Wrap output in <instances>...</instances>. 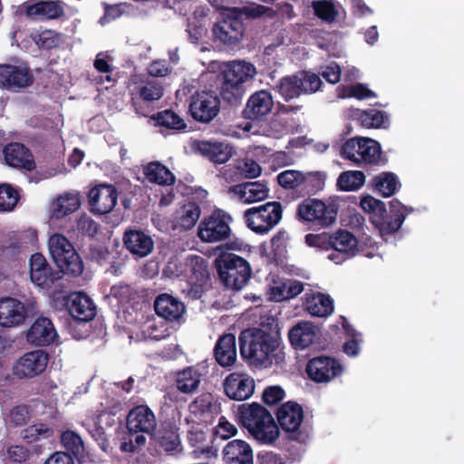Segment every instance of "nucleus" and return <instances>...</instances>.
<instances>
[{"mask_svg": "<svg viewBox=\"0 0 464 464\" xmlns=\"http://www.w3.org/2000/svg\"><path fill=\"white\" fill-rule=\"evenodd\" d=\"M256 74V69L251 63L233 61L227 64L222 72L220 99L231 107L241 104L247 84Z\"/></svg>", "mask_w": 464, "mask_h": 464, "instance_id": "7ed1b4c3", "label": "nucleus"}, {"mask_svg": "<svg viewBox=\"0 0 464 464\" xmlns=\"http://www.w3.org/2000/svg\"><path fill=\"white\" fill-rule=\"evenodd\" d=\"M312 415L310 419L305 418L303 407L292 401V442L300 444L295 452H294L295 446L292 444V462L300 460L305 451V444L312 430Z\"/></svg>", "mask_w": 464, "mask_h": 464, "instance_id": "f8f14e48", "label": "nucleus"}, {"mask_svg": "<svg viewBox=\"0 0 464 464\" xmlns=\"http://www.w3.org/2000/svg\"><path fill=\"white\" fill-rule=\"evenodd\" d=\"M214 266L223 285L234 291L243 289L252 276L248 261L233 253L220 252L214 261Z\"/></svg>", "mask_w": 464, "mask_h": 464, "instance_id": "20e7f679", "label": "nucleus"}, {"mask_svg": "<svg viewBox=\"0 0 464 464\" xmlns=\"http://www.w3.org/2000/svg\"><path fill=\"white\" fill-rule=\"evenodd\" d=\"M288 240L289 236L286 231H278L271 239V247L273 258L277 266L286 270L288 265Z\"/></svg>", "mask_w": 464, "mask_h": 464, "instance_id": "a19ab883", "label": "nucleus"}, {"mask_svg": "<svg viewBox=\"0 0 464 464\" xmlns=\"http://www.w3.org/2000/svg\"><path fill=\"white\" fill-rule=\"evenodd\" d=\"M255 381L240 372L229 373L223 382L225 394L233 401H242L249 399L255 392Z\"/></svg>", "mask_w": 464, "mask_h": 464, "instance_id": "dca6fc26", "label": "nucleus"}, {"mask_svg": "<svg viewBox=\"0 0 464 464\" xmlns=\"http://www.w3.org/2000/svg\"><path fill=\"white\" fill-rule=\"evenodd\" d=\"M19 200L17 190L9 184L0 185V211H11Z\"/></svg>", "mask_w": 464, "mask_h": 464, "instance_id": "6e6d98bb", "label": "nucleus"}, {"mask_svg": "<svg viewBox=\"0 0 464 464\" xmlns=\"http://www.w3.org/2000/svg\"><path fill=\"white\" fill-rule=\"evenodd\" d=\"M146 179L158 185H173L175 183V176L162 163L159 161L150 162L144 169Z\"/></svg>", "mask_w": 464, "mask_h": 464, "instance_id": "79ce46f5", "label": "nucleus"}, {"mask_svg": "<svg viewBox=\"0 0 464 464\" xmlns=\"http://www.w3.org/2000/svg\"><path fill=\"white\" fill-rule=\"evenodd\" d=\"M3 152L9 166L28 171L34 170L36 167L31 150L23 143L11 142L5 147Z\"/></svg>", "mask_w": 464, "mask_h": 464, "instance_id": "a878e982", "label": "nucleus"}, {"mask_svg": "<svg viewBox=\"0 0 464 464\" xmlns=\"http://www.w3.org/2000/svg\"><path fill=\"white\" fill-rule=\"evenodd\" d=\"M225 464H254L251 446L243 440H233L223 449Z\"/></svg>", "mask_w": 464, "mask_h": 464, "instance_id": "cd10ccee", "label": "nucleus"}, {"mask_svg": "<svg viewBox=\"0 0 464 464\" xmlns=\"http://www.w3.org/2000/svg\"><path fill=\"white\" fill-rule=\"evenodd\" d=\"M66 305L73 320L87 323L96 315V306L84 293L77 292L69 295Z\"/></svg>", "mask_w": 464, "mask_h": 464, "instance_id": "393cba45", "label": "nucleus"}, {"mask_svg": "<svg viewBox=\"0 0 464 464\" xmlns=\"http://www.w3.org/2000/svg\"><path fill=\"white\" fill-rule=\"evenodd\" d=\"M201 382V373L191 367H188L179 372L177 378V388L182 393H192L199 386Z\"/></svg>", "mask_w": 464, "mask_h": 464, "instance_id": "8fccbe9b", "label": "nucleus"}, {"mask_svg": "<svg viewBox=\"0 0 464 464\" xmlns=\"http://www.w3.org/2000/svg\"><path fill=\"white\" fill-rule=\"evenodd\" d=\"M245 25L241 19L227 16L217 22L212 27L215 40L227 45H234L239 43L244 35Z\"/></svg>", "mask_w": 464, "mask_h": 464, "instance_id": "4be33fe9", "label": "nucleus"}, {"mask_svg": "<svg viewBox=\"0 0 464 464\" xmlns=\"http://www.w3.org/2000/svg\"><path fill=\"white\" fill-rule=\"evenodd\" d=\"M61 442L66 450L65 453L70 454L72 459L81 461L85 457V448L81 436L72 430L63 431Z\"/></svg>", "mask_w": 464, "mask_h": 464, "instance_id": "c03bdc74", "label": "nucleus"}, {"mask_svg": "<svg viewBox=\"0 0 464 464\" xmlns=\"http://www.w3.org/2000/svg\"><path fill=\"white\" fill-rule=\"evenodd\" d=\"M24 7V13L28 16L53 20L64 14L63 2L61 0H40L35 3L25 2Z\"/></svg>", "mask_w": 464, "mask_h": 464, "instance_id": "bb28decb", "label": "nucleus"}, {"mask_svg": "<svg viewBox=\"0 0 464 464\" xmlns=\"http://www.w3.org/2000/svg\"><path fill=\"white\" fill-rule=\"evenodd\" d=\"M301 300L304 309L313 316L327 317L334 312V300L328 295L310 291Z\"/></svg>", "mask_w": 464, "mask_h": 464, "instance_id": "c85d7f7f", "label": "nucleus"}, {"mask_svg": "<svg viewBox=\"0 0 464 464\" xmlns=\"http://www.w3.org/2000/svg\"><path fill=\"white\" fill-rule=\"evenodd\" d=\"M312 7L314 9V14L318 18L326 22H333L337 15L335 6L331 1H314L312 3Z\"/></svg>", "mask_w": 464, "mask_h": 464, "instance_id": "13d9d810", "label": "nucleus"}, {"mask_svg": "<svg viewBox=\"0 0 464 464\" xmlns=\"http://www.w3.org/2000/svg\"><path fill=\"white\" fill-rule=\"evenodd\" d=\"M320 76L316 73L301 71L292 75V98L302 93H314L322 85Z\"/></svg>", "mask_w": 464, "mask_h": 464, "instance_id": "f704fd0d", "label": "nucleus"}, {"mask_svg": "<svg viewBox=\"0 0 464 464\" xmlns=\"http://www.w3.org/2000/svg\"><path fill=\"white\" fill-rule=\"evenodd\" d=\"M49 250L61 272L73 276L83 271V263L72 244L61 234H53L49 238Z\"/></svg>", "mask_w": 464, "mask_h": 464, "instance_id": "423d86ee", "label": "nucleus"}, {"mask_svg": "<svg viewBox=\"0 0 464 464\" xmlns=\"http://www.w3.org/2000/svg\"><path fill=\"white\" fill-rule=\"evenodd\" d=\"M118 190L111 184H100L91 188L88 201L91 210L98 215H105L113 210L118 200Z\"/></svg>", "mask_w": 464, "mask_h": 464, "instance_id": "2eb2a0df", "label": "nucleus"}, {"mask_svg": "<svg viewBox=\"0 0 464 464\" xmlns=\"http://www.w3.org/2000/svg\"><path fill=\"white\" fill-rule=\"evenodd\" d=\"M333 249L339 253L346 254L349 256H354L358 240L353 233L348 230L339 229L333 234Z\"/></svg>", "mask_w": 464, "mask_h": 464, "instance_id": "49530a36", "label": "nucleus"}, {"mask_svg": "<svg viewBox=\"0 0 464 464\" xmlns=\"http://www.w3.org/2000/svg\"><path fill=\"white\" fill-rule=\"evenodd\" d=\"M210 439L209 430L199 423L191 425L187 433L188 442L194 449L195 456L207 455L210 457L215 454L213 448L208 444Z\"/></svg>", "mask_w": 464, "mask_h": 464, "instance_id": "7c9ffc66", "label": "nucleus"}, {"mask_svg": "<svg viewBox=\"0 0 464 464\" xmlns=\"http://www.w3.org/2000/svg\"><path fill=\"white\" fill-rule=\"evenodd\" d=\"M82 251L87 260L96 262L98 264L106 262L110 256L108 248L97 240L82 245Z\"/></svg>", "mask_w": 464, "mask_h": 464, "instance_id": "603ef678", "label": "nucleus"}, {"mask_svg": "<svg viewBox=\"0 0 464 464\" xmlns=\"http://www.w3.org/2000/svg\"><path fill=\"white\" fill-rule=\"evenodd\" d=\"M201 215V208L197 202L187 201L179 206L174 213V222L177 227L189 230L195 227Z\"/></svg>", "mask_w": 464, "mask_h": 464, "instance_id": "e433bc0d", "label": "nucleus"}, {"mask_svg": "<svg viewBox=\"0 0 464 464\" xmlns=\"http://www.w3.org/2000/svg\"><path fill=\"white\" fill-rule=\"evenodd\" d=\"M361 137L347 140L341 147V156L355 164H358V154Z\"/></svg>", "mask_w": 464, "mask_h": 464, "instance_id": "338daca9", "label": "nucleus"}, {"mask_svg": "<svg viewBox=\"0 0 464 464\" xmlns=\"http://www.w3.org/2000/svg\"><path fill=\"white\" fill-rule=\"evenodd\" d=\"M154 310L167 322L180 324L185 321L186 305L172 295L160 294L154 301Z\"/></svg>", "mask_w": 464, "mask_h": 464, "instance_id": "f3484780", "label": "nucleus"}, {"mask_svg": "<svg viewBox=\"0 0 464 464\" xmlns=\"http://www.w3.org/2000/svg\"><path fill=\"white\" fill-rule=\"evenodd\" d=\"M285 396L284 389L279 385L267 386L262 392V401L267 406L277 405Z\"/></svg>", "mask_w": 464, "mask_h": 464, "instance_id": "0e129e2a", "label": "nucleus"}, {"mask_svg": "<svg viewBox=\"0 0 464 464\" xmlns=\"http://www.w3.org/2000/svg\"><path fill=\"white\" fill-rule=\"evenodd\" d=\"M125 247L136 257H145L153 250L152 238L141 230H129L124 233Z\"/></svg>", "mask_w": 464, "mask_h": 464, "instance_id": "2f4dec72", "label": "nucleus"}, {"mask_svg": "<svg viewBox=\"0 0 464 464\" xmlns=\"http://www.w3.org/2000/svg\"><path fill=\"white\" fill-rule=\"evenodd\" d=\"M152 120L155 121L157 126L175 132L185 131L188 127L185 120L172 110L159 111L152 117Z\"/></svg>", "mask_w": 464, "mask_h": 464, "instance_id": "37998d69", "label": "nucleus"}, {"mask_svg": "<svg viewBox=\"0 0 464 464\" xmlns=\"http://www.w3.org/2000/svg\"><path fill=\"white\" fill-rule=\"evenodd\" d=\"M189 411L198 417H213L220 411V404L211 393H202L188 405Z\"/></svg>", "mask_w": 464, "mask_h": 464, "instance_id": "ea45409f", "label": "nucleus"}, {"mask_svg": "<svg viewBox=\"0 0 464 464\" xmlns=\"http://www.w3.org/2000/svg\"><path fill=\"white\" fill-rule=\"evenodd\" d=\"M58 337L52 321L44 316L35 319L26 333V340L34 346H47Z\"/></svg>", "mask_w": 464, "mask_h": 464, "instance_id": "b1692460", "label": "nucleus"}, {"mask_svg": "<svg viewBox=\"0 0 464 464\" xmlns=\"http://www.w3.org/2000/svg\"><path fill=\"white\" fill-rule=\"evenodd\" d=\"M28 305L14 297L0 299V326L12 328L23 324L28 317Z\"/></svg>", "mask_w": 464, "mask_h": 464, "instance_id": "a211bd4d", "label": "nucleus"}, {"mask_svg": "<svg viewBox=\"0 0 464 464\" xmlns=\"http://www.w3.org/2000/svg\"><path fill=\"white\" fill-rule=\"evenodd\" d=\"M244 218L247 227L257 234H266L282 218L281 203L271 201L250 208L245 211Z\"/></svg>", "mask_w": 464, "mask_h": 464, "instance_id": "6e6552de", "label": "nucleus"}, {"mask_svg": "<svg viewBox=\"0 0 464 464\" xmlns=\"http://www.w3.org/2000/svg\"><path fill=\"white\" fill-rule=\"evenodd\" d=\"M220 111V99L211 92H197L190 97L188 112L198 122L208 123Z\"/></svg>", "mask_w": 464, "mask_h": 464, "instance_id": "9b49d317", "label": "nucleus"}, {"mask_svg": "<svg viewBox=\"0 0 464 464\" xmlns=\"http://www.w3.org/2000/svg\"><path fill=\"white\" fill-rule=\"evenodd\" d=\"M240 13L247 18H257L263 15L274 18L276 14L273 8L257 4L243 6L240 8Z\"/></svg>", "mask_w": 464, "mask_h": 464, "instance_id": "774afa93", "label": "nucleus"}, {"mask_svg": "<svg viewBox=\"0 0 464 464\" xmlns=\"http://www.w3.org/2000/svg\"><path fill=\"white\" fill-rule=\"evenodd\" d=\"M339 203L333 199L327 203L316 198H306L297 208L299 219L312 222L315 226L326 227L336 220Z\"/></svg>", "mask_w": 464, "mask_h": 464, "instance_id": "0eeeda50", "label": "nucleus"}, {"mask_svg": "<svg viewBox=\"0 0 464 464\" xmlns=\"http://www.w3.org/2000/svg\"><path fill=\"white\" fill-rule=\"evenodd\" d=\"M324 185L319 173L303 174L298 170L292 169V190L297 187L303 186L307 193L314 192L321 189Z\"/></svg>", "mask_w": 464, "mask_h": 464, "instance_id": "de8ad7c7", "label": "nucleus"}, {"mask_svg": "<svg viewBox=\"0 0 464 464\" xmlns=\"http://www.w3.org/2000/svg\"><path fill=\"white\" fill-rule=\"evenodd\" d=\"M198 150L215 164L226 163L232 157V147L223 142L202 140L198 144Z\"/></svg>", "mask_w": 464, "mask_h": 464, "instance_id": "c9c22d12", "label": "nucleus"}, {"mask_svg": "<svg viewBox=\"0 0 464 464\" xmlns=\"http://www.w3.org/2000/svg\"><path fill=\"white\" fill-rule=\"evenodd\" d=\"M333 234L321 233V234H307L305 236V243L309 246L317 247L323 250H329L333 248Z\"/></svg>", "mask_w": 464, "mask_h": 464, "instance_id": "69168bd1", "label": "nucleus"}, {"mask_svg": "<svg viewBox=\"0 0 464 464\" xmlns=\"http://www.w3.org/2000/svg\"><path fill=\"white\" fill-rule=\"evenodd\" d=\"M273 105L274 101L269 92L266 90L256 91L248 98L242 111V116L244 119L252 121H262L266 120Z\"/></svg>", "mask_w": 464, "mask_h": 464, "instance_id": "aec40b11", "label": "nucleus"}, {"mask_svg": "<svg viewBox=\"0 0 464 464\" xmlns=\"http://www.w3.org/2000/svg\"><path fill=\"white\" fill-rule=\"evenodd\" d=\"M80 208L79 198L75 196L65 195L60 197L53 208V213L56 218H63Z\"/></svg>", "mask_w": 464, "mask_h": 464, "instance_id": "5fc2aeb1", "label": "nucleus"}, {"mask_svg": "<svg viewBox=\"0 0 464 464\" xmlns=\"http://www.w3.org/2000/svg\"><path fill=\"white\" fill-rule=\"evenodd\" d=\"M365 181V176L360 170H348L340 174L337 179V187L343 191H353L359 189Z\"/></svg>", "mask_w": 464, "mask_h": 464, "instance_id": "3c124183", "label": "nucleus"}, {"mask_svg": "<svg viewBox=\"0 0 464 464\" xmlns=\"http://www.w3.org/2000/svg\"><path fill=\"white\" fill-rule=\"evenodd\" d=\"M34 41L40 49L50 51L60 46L62 36L54 31L45 30L39 34Z\"/></svg>", "mask_w": 464, "mask_h": 464, "instance_id": "052dcab7", "label": "nucleus"}, {"mask_svg": "<svg viewBox=\"0 0 464 464\" xmlns=\"http://www.w3.org/2000/svg\"><path fill=\"white\" fill-rule=\"evenodd\" d=\"M164 93V88L158 80L141 81L131 92L132 105L138 113L139 108L136 98L139 97L143 102H154L160 100Z\"/></svg>", "mask_w": 464, "mask_h": 464, "instance_id": "72a5a7b5", "label": "nucleus"}, {"mask_svg": "<svg viewBox=\"0 0 464 464\" xmlns=\"http://www.w3.org/2000/svg\"><path fill=\"white\" fill-rule=\"evenodd\" d=\"M389 205L388 212L384 202L380 200L378 206L370 214L371 222L382 237L396 233L401 227L408 213L412 211V208L409 210L397 198L391 200Z\"/></svg>", "mask_w": 464, "mask_h": 464, "instance_id": "39448f33", "label": "nucleus"}, {"mask_svg": "<svg viewBox=\"0 0 464 464\" xmlns=\"http://www.w3.org/2000/svg\"><path fill=\"white\" fill-rule=\"evenodd\" d=\"M53 435V430L44 423L31 425L24 429L23 431L24 439L31 442L39 440L41 439H49Z\"/></svg>", "mask_w": 464, "mask_h": 464, "instance_id": "4d7b16f0", "label": "nucleus"}, {"mask_svg": "<svg viewBox=\"0 0 464 464\" xmlns=\"http://www.w3.org/2000/svg\"><path fill=\"white\" fill-rule=\"evenodd\" d=\"M144 434L142 432L129 433V439L121 442L120 450L126 453L138 452L146 445L147 438Z\"/></svg>", "mask_w": 464, "mask_h": 464, "instance_id": "e2e57ef3", "label": "nucleus"}, {"mask_svg": "<svg viewBox=\"0 0 464 464\" xmlns=\"http://www.w3.org/2000/svg\"><path fill=\"white\" fill-rule=\"evenodd\" d=\"M316 338L314 325L308 321H302L292 326V347L305 349L314 343Z\"/></svg>", "mask_w": 464, "mask_h": 464, "instance_id": "58836bf2", "label": "nucleus"}, {"mask_svg": "<svg viewBox=\"0 0 464 464\" xmlns=\"http://www.w3.org/2000/svg\"><path fill=\"white\" fill-rule=\"evenodd\" d=\"M76 229L79 234L87 237L91 241L96 240L98 235L102 234L101 225L86 214L76 220Z\"/></svg>", "mask_w": 464, "mask_h": 464, "instance_id": "864d4df0", "label": "nucleus"}, {"mask_svg": "<svg viewBox=\"0 0 464 464\" xmlns=\"http://www.w3.org/2000/svg\"><path fill=\"white\" fill-rule=\"evenodd\" d=\"M236 169L237 173L245 179H256L261 172V166L253 159L246 158L237 162Z\"/></svg>", "mask_w": 464, "mask_h": 464, "instance_id": "680f3d73", "label": "nucleus"}, {"mask_svg": "<svg viewBox=\"0 0 464 464\" xmlns=\"http://www.w3.org/2000/svg\"><path fill=\"white\" fill-rule=\"evenodd\" d=\"M34 75L24 63L18 64H0V87L18 91L32 85Z\"/></svg>", "mask_w": 464, "mask_h": 464, "instance_id": "ddd939ff", "label": "nucleus"}, {"mask_svg": "<svg viewBox=\"0 0 464 464\" xmlns=\"http://www.w3.org/2000/svg\"><path fill=\"white\" fill-rule=\"evenodd\" d=\"M371 184L374 190L383 197H391L401 187L397 176L392 172H382L372 178Z\"/></svg>", "mask_w": 464, "mask_h": 464, "instance_id": "a18cd8bd", "label": "nucleus"}, {"mask_svg": "<svg viewBox=\"0 0 464 464\" xmlns=\"http://www.w3.org/2000/svg\"><path fill=\"white\" fill-rule=\"evenodd\" d=\"M305 372L309 380L315 383H328L343 372V366L334 357L318 355L308 360Z\"/></svg>", "mask_w": 464, "mask_h": 464, "instance_id": "9d476101", "label": "nucleus"}, {"mask_svg": "<svg viewBox=\"0 0 464 464\" xmlns=\"http://www.w3.org/2000/svg\"><path fill=\"white\" fill-rule=\"evenodd\" d=\"M382 153L378 141L370 138H361L357 165H384L386 160H382Z\"/></svg>", "mask_w": 464, "mask_h": 464, "instance_id": "4c0bfd02", "label": "nucleus"}, {"mask_svg": "<svg viewBox=\"0 0 464 464\" xmlns=\"http://www.w3.org/2000/svg\"><path fill=\"white\" fill-rule=\"evenodd\" d=\"M191 279L199 285H204L209 278L208 262L201 256H195L191 261Z\"/></svg>", "mask_w": 464, "mask_h": 464, "instance_id": "bf43d9fd", "label": "nucleus"}, {"mask_svg": "<svg viewBox=\"0 0 464 464\" xmlns=\"http://www.w3.org/2000/svg\"><path fill=\"white\" fill-rule=\"evenodd\" d=\"M276 415L277 422L271 412L258 402L240 404L236 411L239 425L255 440L266 445H273L276 441L280 435L279 427L290 433L287 423V418L290 417V401L282 403Z\"/></svg>", "mask_w": 464, "mask_h": 464, "instance_id": "f257e3e1", "label": "nucleus"}, {"mask_svg": "<svg viewBox=\"0 0 464 464\" xmlns=\"http://www.w3.org/2000/svg\"><path fill=\"white\" fill-rule=\"evenodd\" d=\"M49 361L47 353L36 350L25 353L13 365V374L19 378H34L46 369Z\"/></svg>", "mask_w": 464, "mask_h": 464, "instance_id": "4468645a", "label": "nucleus"}, {"mask_svg": "<svg viewBox=\"0 0 464 464\" xmlns=\"http://www.w3.org/2000/svg\"><path fill=\"white\" fill-rule=\"evenodd\" d=\"M358 121L368 129L386 128L389 117L386 112L377 109H368L358 111Z\"/></svg>", "mask_w": 464, "mask_h": 464, "instance_id": "09e8293b", "label": "nucleus"}, {"mask_svg": "<svg viewBox=\"0 0 464 464\" xmlns=\"http://www.w3.org/2000/svg\"><path fill=\"white\" fill-rule=\"evenodd\" d=\"M230 190L237 194L245 203L261 201L268 197L269 189L266 183L260 181L246 182L235 185Z\"/></svg>", "mask_w": 464, "mask_h": 464, "instance_id": "473e14b6", "label": "nucleus"}, {"mask_svg": "<svg viewBox=\"0 0 464 464\" xmlns=\"http://www.w3.org/2000/svg\"><path fill=\"white\" fill-rule=\"evenodd\" d=\"M232 218L223 209H214L198 225V237L206 243H215L228 239L231 235Z\"/></svg>", "mask_w": 464, "mask_h": 464, "instance_id": "1a4fd4ad", "label": "nucleus"}, {"mask_svg": "<svg viewBox=\"0 0 464 464\" xmlns=\"http://www.w3.org/2000/svg\"><path fill=\"white\" fill-rule=\"evenodd\" d=\"M150 440L166 452H173L181 446L179 436V427L175 421L166 420L161 421L160 425L150 435Z\"/></svg>", "mask_w": 464, "mask_h": 464, "instance_id": "5701e85b", "label": "nucleus"}, {"mask_svg": "<svg viewBox=\"0 0 464 464\" xmlns=\"http://www.w3.org/2000/svg\"><path fill=\"white\" fill-rule=\"evenodd\" d=\"M157 425L153 411L145 404L133 407L126 418V428L129 433H146L150 435Z\"/></svg>", "mask_w": 464, "mask_h": 464, "instance_id": "412c9836", "label": "nucleus"}, {"mask_svg": "<svg viewBox=\"0 0 464 464\" xmlns=\"http://www.w3.org/2000/svg\"><path fill=\"white\" fill-rule=\"evenodd\" d=\"M279 329L268 332L264 328H247L238 337L241 357L250 366L270 367L274 359L278 362L275 352L279 346Z\"/></svg>", "mask_w": 464, "mask_h": 464, "instance_id": "f03ea898", "label": "nucleus"}, {"mask_svg": "<svg viewBox=\"0 0 464 464\" xmlns=\"http://www.w3.org/2000/svg\"><path fill=\"white\" fill-rule=\"evenodd\" d=\"M30 278L35 285L49 289L61 276L60 271L53 270L42 254L34 253L30 258Z\"/></svg>", "mask_w": 464, "mask_h": 464, "instance_id": "6ab92c4d", "label": "nucleus"}, {"mask_svg": "<svg viewBox=\"0 0 464 464\" xmlns=\"http://www.w3.org/2000/svg\"><path fill=\"white\" fill-rule=\"evenodd\" d=\"M214 358L221 367H231L237 361V343L233 334L221 335L213 350Z\"/></svg>", "mask_w": 464, "mask_h": 464, "instance_id": "c756f323", "label": "nucleus"}]
</instances>
